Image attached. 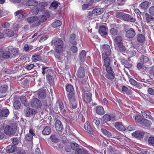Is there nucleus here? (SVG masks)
I'll use <instances>...</instances> for the list:
<instances>
[{
  "mask_svg": "<svg viewBox=\"0 0 154 154\" xmlns=\"http://www.w3.org/2000/svg\"><path fill=\"white\" fill-rule=\"evenodd\" d=\"M51 132V129L50 127L48 126L46 127L42 131V134L45 135L49 134Z\"/></svg>",
  "mask_w": 154,
  "mask_h": 154,
  "instance_id": "obj_30",
  "label": "nucleus"
},
{
  "mask_svg": "<svg viewBox=\"0 0 154 154\" xmlns=\"http://www.w3.org/2000/svg\"><path fill=\"white\" fill-rule=\"evenodd\" d=\"M124 14L122 12H118L116 13V16L117 17L120 19H121V18H122Z\"/></svg>",
  "mask_w": 154,
  "mask_h": 154,
  "instance_id": "obj_56",
  "label": "nucleus"
},
{
  "mask_svg": "<svg viewBox=\"0 0 154 154\" xmlns=\"http://www.w3.org/2000/svg\"><path fill=\"white\" fill-rule=\"evenodd\" d=\"M32 61L34 62H36L37 61L41 60L42 59V57L39 55H33L32 57Z\"/></svg>",
  "mask_w": 154,
  "mask_h": 154,
  "instance_id": "obj_39",
  "label": "nucleus"
},
{
  "mask_svg": "<svg viewBox=\"0 0 154 154\" xmlns=\"http://www.w3.org/2000/svg\"><path fill=\"white\" fill-rule=\"evenodd\" d=\"M122 38L121 36H117L114 40V45L116 49L120 51H125V48L123 45Z\"/></svg>",
  "mask_w": 154,
  "mask_h": 154,
  "instance_id": "obj_1",
  "label": "nucleus"
},
{
  "mask_svg": "<svg viewBox=\"0 0 154 154\" xmlns=\"http://www.w3.org/2000/svg\"><path fill=\"white\" fill-rule=\"evenodd\" d=\"M16 148L15 145H9L6 148V150L8 152L12 153L14 152Z\"/></svg>",
  "mask_w": 154,
  "mask_h": 154,
  "instance_id": "obj_24",
  "label": "nucleus"
},
{
  "mask_svg": "<svg viewBox=\"0 0 154 154\" xmlns=\"http://www.w3.org/2000/svg\"><path fill=\"white\" fill-rule=\"evenodd\" d=\"M145 18L147 22L149 23L153 20L154 18L148 13L145 14Z\"/></svg>",
  "mask_w": 154,
  "mask_h": 154,
  "instance_id": "obj_44",
  "label": "nucleus"
},
{
  "mask_svg": "<svg viewBox=\"0 0 154 154\" xmlns=\"http://www.w3.org/2000/svg\"><path fill=\"white\" fill-rule=\"evenodd\" d=\"M62 23L60 20H57L54 22L52 24V26L53 27L56 28L57 27L60 26Z\"/></svg>",
  "mask_w": 154,
  "mask_h": 154,
  "instance_id": "obj_46",
  "label": "nucleus"
},
{
  "mask_svg": "<svg viewBox=\"0 0 154 154\" xmlns=\"http://www.w3.org/2000/svg\"><path fill=\"white\" fill-rule=\"evenodd\" d=\"M70 146L71 148L74 150H77L79 147L77 143H71Z\"/></svg>",
  "mask_w": 154,
  "mask_h": 154,
  "instance_id": "obj_49",
  "label": "nucleus"
},
{
  "mask_svg": "<svg viewBox=\"0 0 154 154\" xmlns=\"http://www.w3.org/2000/svg\"><path fill=\"white\" fill-rule=\"evenodd\" d=\"M110 56L102 57V58L103 60L104 64L105 66H108L110 65V60L109 59Z\"/></svg>",
  "mask_w": 154,
  "mask_h": 154,
  "instance_id": "obj_23",
  "label": "nucleus"
},
{
  "mask_svg": "<svg viewBox=\"0 0 154 154\" xmlns=\"http://www.w3.org/2000/svg\"><path fill=\"white\" fill-rule=\"evenodd\" d=\"M144 132L141 131H137L132 134V135L137 138H143L144 135Z\"/></svg>",
  "mask_w": 154,
  "mask_h": 154,
  "instance_id": "obj_11",
  "label": "nucleus"
},
{
  "mask_svg": "<svg viewBox=\"0 0 154 154\" xmlns=\"http://www.w3.org/2000/svg\"><path fill=\"white\" fill-rule=\"evenodd\" d=\"M36 113V111L32 109H28L26 110V115L27 117H29L30 115L35 114Z\"/></svg>",
  "mask_w": 154,
  "mask_h": 154,
  "instance_id": "obj_19",
  "label": "nucleus"
},
{
  "mask_svg": "<svg viewBox=\"0 0 154 154\" xmlns=\"http://www.w3.org/2000/svg\"><path fill=\"white\" fill-rule=\"evenodd\" d=\"M66 91L69 92H72L74 91L73 86L70 84L67 85L66 87Z\"/></svg>",
  "mask_w": 154,
  "mask_h": 154,
  "instance_id": "obj_43",
  "label": "nucleus"
},
{
  "mask_svg": "<svg viewBox=\"0 0 154 154\" xmlns=\"http://www.w3.org/2000/svg\"><path fill=\"white\" fill-rule=\"evenodd\" d=\"M17 130V127L15 125L11 126H7L5 128L4 132L8 135L11 136L14 135Z\"/></svg>",
  "mask_w": 154,
  "mask_h": 154,
  "instance_id": "obj_2",
  "label": "nucleus"
},
{
  "mask_svg": "<svg viewBox=\"0 0 154 154\" xmlns=\"http://www.w3.org/2000/svg\"><path fill=\"white\" fill-rule=\"evenodd\" d=\"M103 52L102 57L110 56L111 54V50L110 46L107 45H104L101 47Z\"/></svg>",
  "mask_w": 154,
  "mask_h": 154,
  "instance_id": "obj_3",
  "label": "nucleus"
},
{
  "mask_svg": "<svg viewBox=\"0 0 154 154\" xmlns=\"http://www.w3.org/2000/svg\"><path fill=\"white\" fill-rule=\"evenodd\" d=\"M38 94L39 98L41 99L44 98L46 96L45 91L43 90H39L38 92Z\"/></svg>",
  "mask_w": 154,
  "mask_h": 154,
  "instance_id": "obj_26",
  "label": "nucleus"
},
{
  "mask_svg": "<svg viewBox=\"0 0 154 154\" xmlns=\"http://www.w3.org/2000/svg\"><path fill=\"white\" fill-rule=\"evenodd\" d=\"M33 138V136L30 134H27L25 136V139L27 141H31Z\"/></svg>",
  "mask_w": 154,
  "mask_h": 154,
  "instance_id": "obj_54",
  "label": "nucleus"
},
{
  "mask_svg": "<svg viewBox=\"0 0 154 154\" xmlns=\"http://www.w3.org/2000/svg\"><path fill=\"white\" fill-rule=\"evenodd\" d=\"M123 16L122 19L124 21L134 23L136 20V19L134 17H131L130 15L128 14H124Z\"/></svg>",
  "mask_w": 154,
  "mask_h": 154,
  "instance_id": "obj_10",
  "label": "nucleus"
},
{
  "mask_svg": "<svg viewBox=\"0 0 154 154\" xmlns=\"http://www.w3.org/2000/svg\"><path fill=\"white\" fill-rule=\"evenodd\" d=\"M86 53L84 50H82L79 53V58L82 62H84L85 60Z\"/></svg>",
  "mask_w": 154,
  "mask_h": 154,
  "instance_id": "obj_22",
  "label": "nucleus"
},
{
  "mask_svg": "<svg viewBox=\"0 0 154 154\" xmlns=\"http://www.w3.org/2000/svg\"><path fill=\"white\" fill-rule=\"evenodd\" d=\"M75 37V34L72 33L69 39V42L70 43L74 45H76V42L74 40Z\"/></svg>",
  "mask_w": 154,
  "mask_h": 154,
  "instance_id": "obj_38",
  "label": "nucleus"
},
{
  "mask_svg": "<svg viewBox=\"0 0 154 154\" xmlns=\"http://www.w3.org/2000/svg\"><path fill=\"white\" fill-rule=\"evenodd\" d=\"M52 44H54L55 47V49H63L64 46L63 41L60 39H58L56 40H52L51 42Z\"/></svg>",
  "mask_w": 154,
  "mask_h": 154,
  "instance_id": "obj_4",
  "label": "nucleus"
},
{
  "mask_svg": "<svg viewBox=\"0 0 154 154\" xmlns=\"http://www.w3.org/2000/svg\"><path fill=\"white\" fill-rule=\"evenodd\" d=\"M38 19L37 17L34 16L29 17L27 18L26 21L29 23H32Z\"/></svg>",
  "mask_w": 154,
  "mask_h": 154,
  "instance_id": "obj_31",
  "label": "nucleus"
},
{
  "mask_svg": "<svg viewBox=\"0 0 154 154\" xmlns=\"http://www.w3.org/2000/svg\"><path fill=\"white\" fill-rule=\"evenodd\" d=\"M136 49L134 50H131L128 52V54L131 57L135 56L136 54Z\"/></svg>",
  "mask_w": 154,
  "mask_h": 154,
  "instance_id": "obj_59",
  "label": "nucleus"
},
{
  "mask_svg": "<svg viewBox=\"0 0 154 154\" xmlns=\"http://www.w3.org/2000/svg\"><path fill=\"white\" fill-rule=\"evenodd\" d=\"M50 139L52 142L57 143L59 142V139L58 138L57 136L55 134L52 135L50 137Z\"/></svg>",
  "mask_w": 154,
  "mask_h": 154,
  "instance_id": "obj_32",
  "label": "nucleus"
},
{
  "mask_svg": "<svg viewBox=\"0 0 154 154\" xmlns=\"http://www.w3.org/2000/svg\"><path fill=\"white\" fill-rule=\"evenodd\" d=\"M20 100L22 103L26 106H28V103L26 101V97L24 96H22L20 98Z\"/></svg>",
  "mask_w": 154,
  "mask_h": 154,
  "instance_id": "obj_37",
  "label": "nucleus"
},
{
  "mask_svg": "<svg viewBox=\"0 0 154 154\" xmlns=\"http://www.w3.org/2000/svg\"><path fill=\"white\" fill-rule=\"evenodd\" d=\"M91 4L90 3H88V4H84L82 6V9L84 10H86L87 8H88L89 6Z\"/></svg>",
  "mask_w": 154,
  "mask_h": 154,
  "instance_id": "obj_62",
  "label": "nucleus"
},
{
  "mask_svg": "<svg viewBox=\"0 0 154 154\" xmlns=\"http://www.w3.org/2000/svg\"><path fill=\"white\" fill-rule=\"evenodd\" d=\"M136 38L137 41L139 43H143L145 41V36L142 34H138Z\"/></svg>",
  "mask_w": 154,
  "mask_h": 154,
  "instance_id": "obj_18",
  "label": "nucleus"
},
{
  "mask_svg": "<svg viewBox=\"0 0 154 154\" xmlns=\"http://www.w3.org/2000/svg\"><path fill=\"white\" fill-rule=\"evenodd\" d=\"M55 127L57 132L59 134L62 133L63 128L61 122L58 119H57L55 123Z\"/></svg>",
  "mask_w": 154,
  "mask_h": 154,
  "instance_id": "obj_5",
  "label": "nucleus"
},
{
  "mask_svg": "<svg viewBox=\"0 0 154 154\" xmlns=\"http://www.w3.org/2000/svg\"><path fill=\"white\" fill-rule=\"evenodd\" d=\"M5 33L9 36H12L14 34V32L13 31L9 29L7 30L6 31Z\"/></svg>",
  "mask_w": 154,
  "mask_h": 154,
  "instance_id": "obj_51",
  "label": "nucleus"
},
{
  "mask_svg": "<svg viewBox=\"0 0 154 154\" xmlns=\"http://www.w3.org/2000/svg\"><path fill=\"white\" fill-rule=\"evenodd\" d=\"M114 126L116 129L121 131H124L125 130V127L120 122H116L114 125Z\"/></svg>",
  "mask_w": 154,
  "mask_h": 154,
  "instance_id": "obj_14",
  "label": "nucleus"
},
{
  "mask_svg": "<svg viewBox=\"0 0 154 154\" xmlns=\"http://www.w3.org/2000/svg\"><path fill=\"white\" fill-rule=\"evenodd\" d=\"M111 134L112 137L116 138L119 135V132L117 131H113L112 132Z\"/></svg>",
  "mask_w": 154,
  "mask_h": 154,
  "instance_id": "obj_58",
  "label": "nucleus"
},
{
  "mask_svg": "<svg viewBox=\"0 0 154 154\" xmlns=\"http://www.w3.org/2000/svg\"><path fill=\"white\" fill-rule=\"evenodd\" d=\"M148 142L149 145L154 146V137L153 136L149 137L148 139Z\"/></svg>",
  "mask_w": 154,
  "mask_h": 154,
  "instance_id": "obj_50",
  "label": "nucleus"
},
{
  "mask_svg": "<svg viewBox=\"0 0 154 154\" xmlns=\"http://www.w3.org/2000/svg\"><path fill=\"white\" fill-rule=\"evenodd\" d=\"M85 130L90 134L93 133L92 128L90 125L89 122H87L84 124V126Z\"/></svg>",
  "mask_w": 154,
  "mask_h": 154,
  "instance_id": "obj_16",
  "label": "nucleus"
},
{
  "mask_svg": "<svg viewBox=\"0 0 154 154\" xmlns=\"http://www.w3.org/2000/svg\"><path fill=\"white\" fill-rule=\"evenodd\" d=\"M39 5L42 8H44L48 5V3L47 2H42L39 4Z\"/></svg>",
  "mask_w": 154,
  "mask_h": 154,
  "instance_id": "obj_57",
  "label": "nucleus"
},
{
  "mask_svg": "<svg viewBox=\"0 0 154 154\" xmlns=\"http://www.w3.org/2000/svg\"><path fill=\"white\" fill-rule=\"evenodd\" d=\"M96 113L99 115H103L104 113V111L103 107L101 106H98L96 108Z\"/></svg>",
  "mask_w": 154,
  "mask_h": 154,
  "instance_id": "obj_25",
  "label": "nucleus"
},
{
  "mask_svg": "<svg viewBox=\"0 0 154 154\" xmlns=\"http://www.w3.org/2000/svg\"><path fill=\"white\" fill-rule=\"evenodd\" d=\"M148 91L150 95H153L154 94V89L152 88H149L148 89Z\"/></svg>",
  "mask_w": 154,
  "mask_h": 154,
  "instance_id": "obj_63",
  "label": "nucleus"
},
{
  "mask_svg": "<svg viewBox=\"0 0 154 154\" xmlns=\"http://www.w3.org/2000/svg\"><path fill=\"white\" fill-rule=\"evenodd\" d=\"M47 20L46 17L45 16L42 15L38 18V21L39 22L42 23L45 21Z\"/></svg>",
  "mask_w": 154,
  "mask_h": 154,
  "instance_id": "obj_53",
  "label": "nucleus"
},
{
  "mask_svg": "<svg viewBox=\"0 0 154 154\" xmlns=\"http://www.w3.org/2000/svg\"><path fill=\"white\" fill-rule=\"evenodd\" d=\"M9 112L7 109H0V117L2 116L7 117L9 114Z\"/></svg>",
  "mask_w": 154,
  "mask_h": 154,
  "instance_id": "obj_20",
  "label": "nucleus"
},
{
  "mask_svg": "<svg viewBox=\"0 0 154 154\" xmlns=\"http://www.w3.org/2000/svg\"><path fill=\"white\" fill-rule=\"evenodd\" d=\"M46 78L50 85L53 84L54 82V78L52 76L48 74L46 76Z\"/></svg>",
  "mask_w": 154,
  "mask_h": 154,
  "instance_id": "obj_40",
  "label": "nucleus"
},
{
  "mask_svg": "<svg viewBox=\"0 0 154 154\" xmlns=\"http://www.w3.org/2000/svg\"><path fill=\"white\" fill-rule=\"evenodd\" d=\"M63 49H55L54 52V55L56 58L60 60V57L61 54L63 52Z\"/></svg>",
  "mask_w": 154,
  "mask_h": 154,
  "instance_id": "obj_17",
  "label": "nucleus"
},
{
  "mask_svg": "<svg viewBox=\"0 0 154 154\" xmlns=\"http://www.w3.org/2000/svg\"><path fill=\"white\" fill-rule=\"evenodd\" d=\"M110 32L112 35H115L117 34L118 31L115 29L112 28L110 29Z\"/></svg>",
  "mask_w": 154,
  "mask_h": 154,
  "instance_id": "obj_55",
  "label": "nucleus"
},
{
  "mask_svg": "<svg viewBox=\"0 0 154 154\" xmlns=\"http://www.w3.org/2000/svg\"><path fill=\"white\" fill-rule=\"evenodd\" d=\"M139 59L140 62L143 63H146L149 60V59L147 57L143 55H141Z\"/></svg>",
  "mask_w": 154,
  "mask_h": 154,
  "instance_id": "obj_35",
  "label": "nucleus"
},
{
  "mask_svg": "<svg viewBox=\"0 0 154 154\" xmlns=\"http://www.w3.org/2000/svg\"><path fill=\"white\" fill-rule=\"evenodd\" d=\"M11 53L9 51L5 50L0 51V57L5 59H8L10 57Z\"/></svg>",
  "mask_w": 154,
  "mask_h": 154,
  "instance_id": "obj_8",
  "label": "nucleus"
},
{
  "mask_svg": "<svg viewBox=\"0 0 154 154\" xmlns=\"http://www.w3.org/2000/svg\"><path fill=\"white\" fill-rule=\"evenodd\" d=\"M70 50L73 53H75L77 52L78 49L76 47L72 46L71 47Z\"/></svg>",
  "mask_w": 154,
  "mask_h": 154,
  "instance_id": "obj_60",
  "label": "nucleus"
},
{
  "mask_svg": "<svg viewBox=\"0 0 154 154\" xmlns=\"http://www.w3.org/2000/svg\"><path fill=\"white\" fill-rule=\"evenodd\" d=\"M85 69L84 67L80 66L77 71L76 76L80 78H83L85 76Z\"/></svg>",
  "mask_w": 154,
  "mask_h": 154,
  "instance_id": "obj_7",
  "label": "nucleus"
},
{
  "mask_svg": "<svg viewBox=\"0 0 154 154\" xmlns=\"http://www.w3.org/2000/svg\"><path fill=\"white\" fill-rule=\"evenodd\" d=\"M143 126L146 127H149L150 124L149 120L146 119H144L140 123Z\"/></svg>",
  "mask_w": 154,
  "mask_h": 154,
  "instance_id": "obj_33",
  "label": "nucleus"
},
{
  "mask_svg": "<svg viewBox=\"0 0 154 154\" xmlns=\"http://www.w3.org/2000/svg\"><path fill=\"white\" fill-rule=\"evenodd\" d=\"M27 3L29 4V6H35L38 4V2H35L34 0H29L27 2Z\"/></svg>",
  "mask_w": 154,
  "mask_h": 154,
  "instance_id": "obj_52",
  "label": "nucleus"
},
{
  "mask_svg": "<svg viewBox=\"0 0 154 154\" xmlns=\"http://www.w3.org/2000/svg\"><path fill=\"white\" fill-rule=\"evenodd\" d=\"M19 51V50L17 48H13L10 50L11 54L15 56L17 55Z\"/></svg>",
  "mask_w": 154,
  "mask_h": 154,
  "instance_id": "obj_41",
  "label": "nucleus"
},
{
  "mask_svg": "<svg viewBox=\"0 0 154 154\" xmlns=\"http://www.w3.org/2000/svg\"><path fill=\"white\" fill-rule=\"evenodd\" d=\"M58 5L57 2L54 1L51 4V6L49 7V8L51 9L55 10L57 8Z\"/></svg>",
  "mask_w": 154,
  "mask_h": 154,
  "instance_id": "obj_34",
  "label": "nucleus"
},
{
  "mask_svg": "<svg viewBox=\"0 0 154 154\" xmlns=\"http://www.w3.org/2000/svg\"><path fill=\"white\" fill-rule=\"evenodd\" d=\"M149 5V2L147 1H145L142 2L140 5L141 8L143 9L147 8Z\"/></svg>",
  "mask_w": 154,
  "mask_h": 154,
  "instance_id": "obj_42",
  "label": "nucleus"
},
{
  "mask_svg": "<svg viewBox=\"0 0 154 154\" xmlns=\"http://www.w3.org/2000/svg\"><path fill=\"white\" fill-rule=\"evenodd\" d=\"M31 106L32 107L38 108L41 107L42 103L38 99L34 98L32 99L30 101Z\"/></svg>",
  "mask_w": 154,
  "mask_h": 154,
  "instance_id": "obj_6",
  "label": "nucleus"
},
{
  "mask_svg": "<svg viewBox=\"0 0 154 154\" xmlns=\"http://www.w3.org/2000/svg\"><path fill=\"white\" fill-rule=\"evenodd\" d=\"M104 11V9L103 8H98L95 9L93 10V13L94 14V16H96L101 14Z\"/></svg>",
  "mask_w": 154,
  "mask_h": 154,
  "instance_id": "obj_15",
  "label": "nucleus"
},
{
  "mask_svg": "<svg viewBox=\"0 0 154 154\" xmlns=\"http://www.w3.org/2000/svg\"><path fill=\"white\" fill-rule=\"evenodd\" d=\"M143 118L142 117L139 115H136L135 117V120L137 122H140L143 120Z\"/></svg>",
  "mask_w": 154,
  "mask_h": 154,
  "instance_id": "obj_48",
  "label": "nucleus"
},
{
  "mask_svg": "<svg viewBox=\"0 0 154 154\" xmlns=\"http://www.w3.org/2000/svg\"><path fill=\"white\" fill-rule=\"evenodd\" d=\"M136 35L135 32L132 28H130L126 32L125 36L128 38H132Z\"/></svg>",
  "mask_w": 154,
  "mask_h": 154,
  "instance_id": "obj_9",
  "label": "nucleus"
},
{
  "mask_svg": "<svg viewBox=\"0 0 154 154\" xmlns=\"http://www.w3.org/2000/svg\"><path fill=\"white\" fill-rule=\"evenodd\" d=\"M142 115L143 116H144L146 118L152 120H153L154 119L151 116L149 112L144 111H141Z\"/></svg>",
  "mask_w": 154,
  "mask_h": 154,
  "instance_id": "obj_27",
  "label": "nucleus"
},
{
  "mask_svg": "<svg viewBox=\"0 0 154 154\" xmlns=\"http://www.w3.org/2000/svg\"><path fill=\"white\" fill-rule=\"evenodd\" d=\"M8 87L6 85H2L0 87V92L2 93H5L8 90Z\"/></svg>",
  "mask_w": 154,
  "mask_h": 154,
  "instance_id": "obj_36",
  "label": "nucleus"
},
{
  "mask_svg": "<svg viewBox=\"0 0 154 154\" xmlns=\"http://www.w3.org/2000/svg\"><path fill=\"white\" fill-rule=\"evenodd\" d=\"M68 98L71 103H72L73 101L76 100L75 95L73 93L69 94L68 95Z\"/></svg>",
  "mask_w": 154,
  "mask_h": 154,
  "instance_id": "obj_29",
  "label": "nucleus"
},
{
  "mask_svg": "<svg viewBox=\"0 0 154 154\" xmlns=\"http://www.w3.org/2000/svg\"><path fill=\"white\" fill-rule=\"evenodd\" d=\"M42 74L44 75L45 74H51L50 72H51V70L49 69L48 67H46V66H42Z\"/></svg>",
  "mask_w": 154,
  "mask_h": 154,
  "instance_id": "obj_28",
  "label": "nucleus"
},
{
  "mask_svg": "<svg viewBox=\"0 0 154 154\" xmlns=\"http://www.w3.org/2000/svg\"><path fill=\"white\" fill-rule=\"evenodd\" d=\"M114 76V74L113 72L107 73L106 76V77L110 80L113 79Z\"/></svg>",
  "mask_w": 154,
  "mask_h": 154,
  "instance_id": "obj_45",
  "label": "nucleus"
},
{
  "mask_svg": "<svg viewBox=\"0 0 154 154\" xmlns=\"http://www.w3.org/2000/svg\"><path fill=\"white\" fill-rule=\"evenodd\" d=\"M115 117V116L114 114H106L103 116V119L106 121H109L112 119H114Z\"/></svg>",
  "mask_w": 154,
  "mask_h": 154,
  "instance_id": "obj_21",
  "label": "nucleus"
},
{
  "mask_svg": "<svg viewBox=\"0 0 154 154\" xmlns=\"http://www.w3.org/2000/svg\"><path fill=\"white\" fill-rule=\"evenodd\" d=\"M92 94L90 92L85 93L84 95L83 100L86 103H90L91 100Z\"/></svg>",
  "mask_w": 154,
  "mask_h": 154,
  "instance_id": "obj_13",
  "label": "nucleus"
},
{
  "mask_svg": "<svg viewBox=\"0 0 154 154\" xmlns=\"http://www.w3.org/2000/svg\"><path fill=\"white\" fill-rule=\"evenodd\" d=\"M149 12L151 14L154 15V6H152L150 8Z\"/></svg>",
  "mask_w": 154,
  "mask_h": 154,
  "instance_id": "obj_64",
  "label": "nucleus"
},
{
  "mask_svg": "<svg viewBox=\"0 0 154 154\" xmlns=\"http://www.w3.org/2000/svg\"><path fill=\"white\" fill-rule=\"evenodd\" d=\"M108 29L104 26H102L100 27L99 32L100 35L103 36L107 34Z\"/></svg>",
  "mask_w": 154,
  "mask_h": 154,
  "instance_id": "obj_12",
  "label": "nucleus"
},
{
  "mask_svg": "<svg viewBox=\"0 0 154 154\" xmlns=\"http://www.w3.org/2000/svg\"><path fill=\"white\" fill-rule=\"evenodd\" d=\"M20 103L18 100H16L14 102V106L15 109H18L20 108Z\"/></svg>",
  "mask_w": 154,
  "mask_h": 154,
  "instance_id": "obj_47",
  "label": "nucleus"
},
{
  "mask_svg": "<svg viewBox=\"0 0 154 154\" xmlns=\"http://www.w3.org/2000/svg\"><path fill=\"white\" fill-rule=\"evenodd\" d=\"M70 103L73 109H75L77 107V101L76 100L73 101L72 103Z\"/></svg>",
  "mask_w": 154,
  "mask_h": 154,
  "instance_id": "obj_61",
  "label": "nucleus"
}]
</instances>
